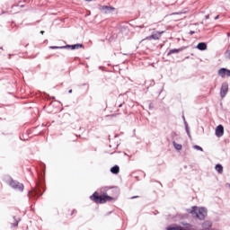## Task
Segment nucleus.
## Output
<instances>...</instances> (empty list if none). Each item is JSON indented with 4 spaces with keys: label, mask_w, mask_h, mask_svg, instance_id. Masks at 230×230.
Here are the masks:
<instances>
[{
    "label": "nucleus",
    "mask_w": 230,
    "mask_h": 230,
    "mask_svg": "<svg viewBox=\"0 0 230 230\" xmlns=\"http://www.w3.org/2000/svg\"><path fill=\"white\" fill-rule=\"evenodd\" d=\"M186 211L192 215V217H195V218H198V220H205L206 217H208V208L205 207H197L193 206L191 208H187Z\"/></svg>",
    "instance_id": "f257e3e1"
},
{
    "label": "nucleus",
    "mask_w": 230,
    "mask_h": 230,
    "mask_svg": "<svg viewBox=\"0 0 230 230\" xmlns=\"http://www.w3.org/2000/svg\"><path fill=\"white\" fill-rule=\"evenodd\" d=\"M90 199L95 204H105L106 202H111V200H115L114 197L109 196L107 192H103L102 195H100L98 191L93 192L90 196Z\"/></svg>",
    "instance_id": "f03ea898"
},
{
    "label": "nucleus",
    "mask_w": 230,
    "mask_h": 230,
    "mask_svg": "<svg viewBox=\"0 0 230 230\" xmlns=\"http://www.w3.org/2000/svg\"><path fill=\"white\" fill-rule=\"evenodd\" d=\"M44 188V183H37L36 188L32 189V190H29L28 197L29 199H39V197H42L44 195V191L42 189Z\"/></svg>",
    "instance_id": "7ed1b4c3"
},
{
    "label": "nucleus",
    "mask_w": 230,
    "mask_h": 230,
    "mask_svg": "<svg viewBox=\"0 0 230 230\" xmlns=\"http://www.w3.org/2000/svg\"><path fill=\"white\" fill-rule=\"evenodd\" d=\"M9 186L13 189V190H17L18 191H24V184L19 182L16 180H13V178L10 177V181H9Z\"/></svg>",
    "instance_id": "20e7f679"
},
{
    "label": "nucleus",
    "mask_w": 230,
    "mask_h": 230,
    "mask_svg": "<svg viewBox=\"0 0 230 230\" xmlns=\"http://www.w3.org/2000/svg\"><path fill=\"white\" fill-rule=\"evenodd\" d=\"M99 10L102 12V13H112V12H116V7L112 5L99 4Z\"/></svg>",
    "instance_id": "39448f33"
},
{
    "label": "nucleus",
    "mask_w": 230,
    "mask_h": 230,
    "mask_svg": "<svg viewBox=\"0 0 230 230\" xmlns=\"http://www.w3.org/2000/svg\"><path fill=\"white\" fill-rule=\"evenodd\" d=\"M227 93H229V83L224 82L222 83L221 88H220V97L226 98V96L227 95Z\"/></svg>",
    "instance_id": "423d86ee"
},
{
    "label": "nucleus",
    "mask_w": 230,
    "mask_h": 230,
    "mask_svg": "<svg viewBox=\"0 0 230 230\" xmlns=\"http://www.w3.org/2000/svg\"><path fill=\"white\" fill-rule=\"evenodd\" d=\"M164 33V31L153 32L150 36H147L145 40H159L161 35Z\"/></svg>",
    "instance_id": "0eeeda50"
},
{
    "label": "nucleus",
    "mask_w": 230,
    "mask_h": 230,
    "mask_svg": "<svg viewBox=\"0 0 230 230\" xmlns=\"http://www.w3.org/2000/svg\"><path fill=\"white\" fill-rule=\"evenodd\" d=\"M218 76H221V78H229L230 76V70L226 67H222L217 71Z\"/></svg>",
    "instance_id": "6e6552de"
},
{
    "label": "nucleus",
    "mask_w": 230,
    "mask_h": 230,
    "mask_svg": "<svg viewBox=\"0 0 230 230\" xmlns=\"http://www.w3.org/2000/svg\"><path fill=\"white\" fill-rule=\"evenodd\" d=\"M63 48H65V49H71L73 51L75 49H81V48H84V44L76 43L73 45H64Z\"/></svg>",
    "instance_id": "1a4fd4ad"
},
{
    "label": "nucleus",
    "mask_w": 230,
    "mask_h": 230,
    "mask_svg": "<svg viewBox=\"0 0 230 230\" xmlns=\"http://www.w3.org/2000/svg\"><path fill=\"white\" fill-rule=\"evenodd\" d=\"M215 135L217 137H222L224 136V126L222 124H219L215 130Z\"/></svg>",
    "instance_id": "9d476101"
},
{
    "label": "nucleus",
    "mask_w": 230,
    "mask_h": 230,
    "mask_svg": "<svg viewBox=\"0 0 230 230\" xmlns=\"http://www.w3.org/2000/svg\"><path fill=\"white\" fill-rule=\"evenodd\" d=\"M188 47L186 46H182L179 49H172L171 50H169V52L167 53V57H170V55H173L175 53H181V51H184V49H186Z\"/></svg>",
    "instance_id": "9b49d317"
},
{
    "label": "nucleus",
    "mask_w": 230,
    "mask_h": 230,
    "mask_svg": "<svg viewBox=\"0 0 230 230\" xmlns=\"http://www.w3.org/2000/svg\"><path fill=\"white\" fill-rule=\"evenodd\" d=\"M202 230H209L213 227V222L206 220L201 224Z\"/></svg>",
    "instance_id": "f8f14e48"
},
{
    "label": "nucleus",
    "mask_w": 230,
    "mask_h": 230,
    "mask_svg": "<svg viewBox=\"0 0 230 230\" xmlns=\"http://www.w3.org/2000/svg\"><path fill=\"white\" fill-rule=\"evenodd\" d=\"M196 49H199V51H206L208 49V43L206 42H199L196 46Z\"/></svg>",
    "instance_id": "ddd939ff"
},
{
    "label": "nucleus",
    "mask_w": 230,
    "mask_h": 230,
    "mask_svg": "<svg viewBox=\"0 0 230 230\" xmlns=\"http://www.w3.org/2000/svg\"><path fill=\"white\" fill-rule=\"evenodd\" d=\"M182 119H183L186 134L189 137H191V133L190 132V126L188 125V121H186V117H184V115H182Z\"/></svg>",
    "instance_id": "4468645a"
},
{
    "label": "nucleus",
    "mask_w": 230,
    "mask_h": 230,
    "mask_svg": "<svg viewBox=\"0 0 230 230\" xmlns=\"http://www.w3.org/2000/svg\"><path fill=\"white\" fill-rule=\"evenodd\" d=\"M215 170L216 172H217V173H219L221 175V173H224V166L222 165V164H217L215 165Z\"/></svg>",
    "instance_id": "2eb2a0df"
},
{
    "label": "nucleus",
    "mask_w": 230,
    "mask_h": 230,
    "mask_svg": "<svg viewBox=\"0 0 230 230\" xmlns=\"http://www.w3.org/2000/svg\"><path fill=\"white\" fill-rule=\"evenodd\" d=\"M111 173L113 175H118L119 173V165H114L110 169Z\"/></svg>",
    "instance_id": "dca6fc26"
},
{
    "label": "nucleus",
    "mask_w": 230,
    "mask_h": 230,
    "mask_svg": "<svg viewBox=\"0 0 230 230\" xmlns=\"http://www.w3.org/2000/svg\"><path fill=\"white\" fill-rule=\"evenodd\" d=\"M14 222L11 224V227H17L19 226V223L21 222V217H17L16 216L13 217Z\"/></svg>",
    "instance_id": "f3484780"
},
{
    "label": "nucleus",
    "mask_w": 230,
    "mask_h": 230,
    "mask_svg": "<svg viewBox=\"0 0 230 230\" xmlns=\"http://www.w3.org/2000/svg\"><path fill=\"white\" fill-rule=\"evenodd\" d=\"M188 218V214H177L175 216V220H186Z\"/></svg>",
    "instance_id": "a211bd4d"
},
{
    "label": "nucleus",
    "mask_w": 230,
    "mask_h": 230,
    "mask_svg": "<svg viewBox=\"0 0 230 230\" xmlns=\"http://www.w3.org/2000/svg\"><path fill=\"white\" fill-rule=\"evenodd\" d=\"M172 146L175 148V150L181 151L182 150V145L177 144V142L172 141Z\"/></svg>",
    "instance_id": "6ab92c4d"
},
{
    "label": "nucleus",
    "mask_w": 230,
    "mask_h": 230,
    "mask_svg": "<svg viewBox=\"0 0 230 230\" xmlns=\"http://www.w3.org/2000/svg\"><path fill=\"white\" fill-rule=\"evenodd\" d=\"M180 224H181V226H183L184 227H186L185 229H188V230H190V228L191 227V224L184 222V221L181 222Z\"/></svg>",
    "instance_id": "aec40b11"
},
{
    "label": "nucleus",
    "mask_w": 230,
    "mask_h": 230,
    "mask_svg": "<svg viewBox=\"0 0 230 230\" xmlns=\"http://www.w3.org/2000/svg\"><path fill=\"white\" fill-rule=\"evenodd\" d=\"M49 49H65L64 46H49Z\"/></svg>",
    "instance_id": "412c9836"
},
{
    "label": "nucleus",
    "mask_w": 230,
    "mask_h": 230,
    "mask_svg": "<svg viewBox=\"0 0 230 230\" xmlns=\"http://www.w3.org/2000/svg\"><path fill=\"white\" fill-rule=\"evenodd\" d=\"M193 148L194 150H198L199 152H204V149L199 145H194Z\"/></svg>",
    "instance_id": "4be33fe9"
},
{
    "label": "nucleus",
    "mask_w": 230,
    "mask_h": 230,
    "mask_svg": "<svg viewBox=\"0 0 230 230\" xmlns=\"http://www.w3.org/2000/svg\"><path fill=\"white\" fill-rule=\"evenodd\" d=\"M148 109H149V111H154V104L152 102L149 103Z\"/></svg>",
    "instance_id": "5701e85b"
},
{
    "label": "nucleus",
    "mask_w": 230,
    "mask_h": 230,
    "mask_svg": "<svg viewBox=\"0 0 230 230\" xmlns=\"http://www.w3.org/2000/svg\"><path fill=\"white\" fill-rule=\"evenodd\" d=\"M21 141H28V138H24V136H20Z\"/></svg>",
    "instance_id": "b1692460"
},
{
    "label": "nucleus",
    "mask_w": 230,
    "mask_h": 230,
    "mask_svg": "<svg viewBox=\"0 0 230 230\" xmlns=\"http://www.w3.org/2000/svg\"><path fill=\"white\" fill-rule=\"evenodd\" d=\"M75 213H76V209H73L70 213V216L73 217V215H75Z\"/></svg>",
    "instance_id": "393cba45"
},
{
    "label": "nucleus",
    "mask_w": 230,
    "mask_h": 230,
    "mask_svg": "<svg viewBox=\"0 0 230 230\" xmlns=\"http://www.w3.org/2000/svg\"><path fill=\"white\" fill-rule=\"evenodd\" d=\"M226 55H227V58H230V50H226Z\"/></svg>",
    "instance_id": "a878e982"
},
{
    "label": "nucleus",
    "mask_w": 230,
    "mask_h": 230,
    "mask_svg": "<svg viewBox=\"0 0 230 230\" xmlns=\"http://www.w3.org/2000/svg\"><path fill=\"white\" fill-rule=\"evenodd\" d=\"M189 35H195V31H190Z\"/></svg>",
    "instance_id": "bb28decb"
},
{
    "label": "nucleus",
    "mask_w": 230,
    "mask_h": 230,
    "mask_svg": "<svg viewBox=\"0 0 230 230\" xmlns=\"http://www.w3.org/2000/svg\"><path fill=\"white\" fill-rule=\"evenodd\" d=\"M117 116H118V114L108 115V117H111V118H116Z\"/></svg>",
    "instance_id": "cd10ccee"
},
{
    "label": "nucleus",
    "mask_w": 230,
    "mask_h": 230,
    "mask_svg": "<svg viewBox=\"0 0 230 230\" xmlns=\"http://www.w3.org/2000/svg\"><path fill=\"white\" fill-rule=\"evenodd\" d=\"M218 19H220V15L217 14V15L214 18V20H215V21H218Z\"/></svg>",
    "instance_id": "c85d7f7f"
},
{
    "label": "nucleus",
    "mask_w": 230,
    "mask_h": 230,
    "mask_svg": "<svg viewBox=\"0 0 230 230\" xmlns=\"http://www.w3.org/2000/svg\"><path fill=\"white\" fill-rule=\"evenodd\" d=\"M52 57H59V56H58V55L54 54V55L49 56L47 58H51Z\"/></svg>",
    "instance_id": "c756f323"
},
{
    "label": "nucleus",
    "mask_w": 230,
    "mask_h": 230,
    "mask_svg": "<svg viewBox=\"0 0 230 230\" xmlns=\"http://www.w3.org/2000/svg\"><path fill=\"white\" fill-rule=\"evenodd\" d=\"M130 199H131V200H134V199H139V196H133Z\"/></svg>",
    "instance_id": "7c9ffc66"
},
{
    "label": "nucleus",
    "mask_w": 230,
    "mask_h": 230,
    "mask_svg": "<svg viewBox=\"0 0 230 230\" xmlns=\"http://www.w3.org/2000/svg\"><path fill=\"white\" fill-rule=\"evenodd\" d=\"M109 215H112V211H110V212L106 213L105 217H109Z\"/></svg>",
    "instance_id": "2f4dec72"
},
{
    "label": "nucleus",
    "mask_w": 230,
    "mask_h": 230,
    "mask_svg": "<svg viewBox=\"0 0 230 230\" xmlns=\"http://www.w3.org/2000/svg\"><path fill=\"white\" fill-rule=\"evenodd\" d=\"M123 103H125V102L119 104V109H121V107H123Z\"/></svg>",
    "instance_id": "473e14b6"
},
{
    "label": "nucleus",
    "mask_w": 230,
    "mask_h": 230,
    "mask_svg": "<svg viewBox=\"0 0 230 230\" xmlns=\"http://www.w3.org/2000/svg\"><path fill=\"white\" fill-rule=\"evenodd\" d=\"M205 19H209V14L205 15Z\"/></svg>",
    "instance_id": "72a5a7b5"
},
{
    "label": "nucleus",
    "mask_w": 230,
    "mask_h": 230,
    "mask_svg": "<svg viewBox=\"0 0 230 230\" xmlns=\"http://www.w3.org/2000/svg\"><path fill=\"white\" fill-rule=\"evenodd\" d=\"M123 30H127V27L125 26L121 27V31H123Z\"/></svg>",
    "instance_id": "f704fd0d"
},
{
    "label": "nucleus",
    "mask_w": 230,
    "mask_h": 230,
    "mask_svg": "<svg viewBox=\"0 0 230 230\" xmlns=\"http://www.w3.org/2000/svg\"><path fill=\"white\" fill-rule=\"evenodd\" d=\"M73 93V89L68 90V93L71 94Z\"/></svg>",
    "instance_id": "c9c22d12"
},
{
    "label": "nucleus",
    "mask_w": 230,
    "mask_h": 230,
    "mask_svg": "<svg viewBox=\"0 0 230 230\" xmlns=\"http://www.w3.org/2000/svg\"><path fill=\"white\" fill-rule=\"evenodd\" d=\"M86 3H91L93 0H84Z\"/></svg>",
    "instance_id": "e433bc0d"
},
{
    "label": "nucleus",
    "mask_w": 230,
    "mask_h": 230,
    "mask_svg": "<svg viewBox=\"0 0 230 230\" xmlns=\"http://www.w3.org/2000/svg\"><path fill=\"white\" fill-rule=\"evenodd\" d=\"M24 6H26V5L25 4L20 5L21 8H24Z\"/></svg>",
    "instance_id": "4c0bfd02"
},
{
    "label": "nucleus",
    "mask_w": 230,
    "mask_h": 230,
    "mask_svg": "<svg viewBox=\"0 0 230 230\" xmlns=\"http://www.w3.org/2000/svg\"><path fill=\"white\" fill-rule=\"evenodd\" d=\"M40 34H41V35H44V31H40Z\"/></svg>",
    "instance_id": "58836bf2"
},
{
    "label": "nucleus",
    "mask_w": 230,
    "mask_h": 230,
    "mask_svg": "<svg viewBox=\"0 0 230 230\" xmlns=\"http://www.w3.org/2000/svg\"><path fill=\"white\" fill-rule=\"evenodd\" d=\"M114 137H119V135L117 134V135L114 136Z\"/></svg>",
    "instance_id": "ea45409f"
},
{
    "label": "nucleus",
    "mask_w": 230,
    "mask_h": 230,
    "mask_svg": "<svg viewBox=\"0 0 230 230\" xmlns=\"http://www.w3.org/2000/svg\"><path fill=\"white\" fill-rule=\"evenodd\" d=\"M157 214H159V211L155 210V215H157Z\"/></svg>",
    "instance_id": "a19ab883"
},
{
    "label": "nucleus",
    "mask_w": 230,
    "mask_h": 230,
    "mask_svg": "<svg viewBox=\"0 0 230 230\" xmlns=\"http://www.w3.org/2000/svg\"><path fill=\"white\" fill-rule=\"evenodd\" d=\"M227 37H230V32H227Z\"/></svg>",
    "instance_id": "79ce46f5"
},
{
    "label": "nucleus",
    "mask_w": 230,
    "mask_h": 230,
    "mask_svg": "<svg viewBox=\"0 0 230 230\" xmlns=\"http://www.w3.org/2000/svg\"><path fill=\"white\" fill-rule=\"evenodd\" d=\"M161 93H163V89L159 92V94H161Z\"/></svg>",
    "instance_id": "37998d69"
},
{
    "label": "nucleus",
    "mask_w": 230,
    "mask_h": 230,
    "mask_svg": "<svg viewBox=\"0 0 230 230\" xmlns=\"http://www.w3.org/2000/svg\"><path fill=\"white\" fill-rule=\"evenodd\" d=\"M177 15H179V13H175Z\"/></svg>",
    "instance_id": "c03bdc74"
},
{
    "label": "nucleus",
    "mask_w": 230,
    "mask_h": 230,
    "mask_svg": "<svg viewBox=\"0 0 230 230\" xmlns=\"http://www.w3.org/2000/svg\"><path fill=\"white\" fill-rule=\"evenodd\" d=\"M102 66H99V69H102Z\"/></svg>",
    "instance_id": "a18cd8bd"
},
{
    "label": "nucleus",
    "mask_w": 230,
    "mask_h": 230,
    "mask_svg": "<svg viewBox=\"0 0 230 230\" xmlns=\"http://www.w3.org/2000/svg\"><path fill=\"white\" fill-rule=\"evenodd\" d=\"M25 48H28V44L25 46Z\"/></svg>",
    "instance_id": "49530a36"
},
{
    "label": "nucleus",
    "mask_w": 230,
    "mask_h": 230,
    "mask_svg": "<svg viewBox=\"0 0 230 230\" xmlns=\"http://www.w3.org/2000/svg\"><path fill=\"white\" fill-rule=\"evenodd\" d=\"M186 58H190V57H187Z\"/></svg>",
    "instance_id": "de8ad7c7"
},
{
    "label": "nucleus",
    "mask_w": 230,
    "mask_h": 230,
    "mask_svg": "<svg viewBox=\"0 0 230 230\" xmlns=\"http://www.w3.org/2000/svg\"><path fill=\"white\" fill-rule=\"evenodd\" d=\"M108 66H111V64H108Z\"/></svg>",
    "instance_id": "09e8293b"
}]
</instances>
